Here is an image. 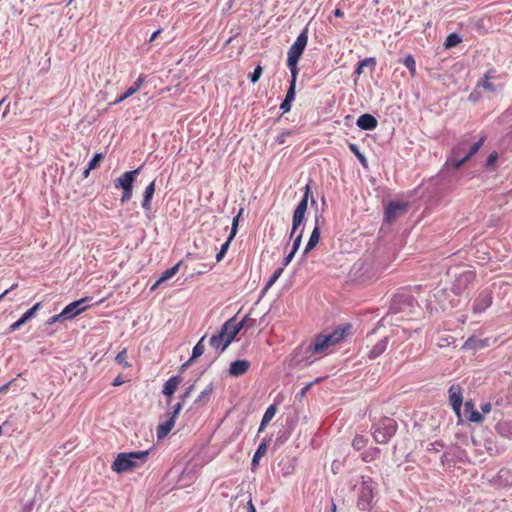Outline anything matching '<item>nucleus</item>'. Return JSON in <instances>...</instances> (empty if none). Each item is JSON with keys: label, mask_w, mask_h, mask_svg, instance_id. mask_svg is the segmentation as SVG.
<instances>
[{"label": "nucleus", "mask_w": 512, "mask_h": 512, "mask_svg": "<svg viewBox=\"0 0 512 512\" xmlns=\"http://www.w3.org/2000/svg\"><path fill=\"white\" fill-rule=\"evenodd\" d=\"M368 443V439L362 435H356L352 441L355 450H362Z\"/></svg>", "instance_id": "33"}, {"label": "nucleus", "mask_w": 512, "mask_h": 512, "mask_svg": "<svg viewBox=\"0 0 512 512\" xmlns=\"http://www.w3.org/2000/svg\"><path fill=\"white\" fill-rule=\"evenodd\" d=\"M491 409H492L491 403H489V402L484 403V404L481 405V411H482L481 414L482 415L483 414H487V413H489L491 411Z\"/></svg>", "instance_id": "53"}, {"label": "nucleus", "mask_w": 512, "mask_h": 512, "mask_svg": "<svg viewBox=\"0 0 512 512\" xmlns=\"http://www.w3.org/2000/svg\"><path fill=\"white\" fill-rule=\"evenodd\" d=\"M154 193H155V181H152L145 188V191H144V194H143L142 207L146 211H150L151 210V207H152L151 201H152Z\"/></svg>", "instance_id": "21"}, {"label": "nucleus", "mask_w": 512, "mask_h": 512, "mask_svg": "<svg viewBox=\"0 0 512 512\" xmlns=\"http://www.w3.org/2000/svg\"><path fill=\"white\" fill-rule=\"evenodd\" d=\"M462 41L461 37L456 33H451L447 36L444 46L445 48H452L457 46Z\"/></svg>", "instance_id": "30"}, {"label": "nucleus", "mask_w": 512, "mask_h": 512, "mask_svg": "<svg viewBox=\"0 0 512 512\" xmlns=\"http://www.w3.org/2000/svg\"><path fill=\"white\" fill-rule=\"evenodd\" d=\"M247 512H256V508H255L252 500H249L247 503Z\"/></svg>", "instance_id": "60"}, {"label": "nucleus", "mask_w": 512, "mask_h": 512, "mask_svg": "<svg viewBox=\"0 0 512 512\" xmlns=\"http://www.w3.org/2000/svg\"><path fill=\"white\" fill-rule=\"evenodd\" d=\"M296 252L292 251L284 258L283 266H287L293 259Z\"/></svg>", "instance_id": "54"}, {"label": "nucleus", "mask_w": 512, "mask_h": 512, "mask_svg": "<svg viewBox=\"0 0 512 512\" xmlns=\"http://www.w3.org/2000/svg\"><path fill=\"white\" fill-rule=\"evenodd\" d=\"M484 77L492 79H498L500 78V75L497 74V71L495 68H490L485 74Z\"/></svg>", "instance_id": "47"}, {"label": "nucleus", "mask_w": 512, "mask_h": 512, "mask_svg": "<svg viewBox=\"0 0 512 512\" xmlns=\"http://www.w3.org/2000/svg\"><path fill=\"white\" fill-rule=\"evenodd\" d=\"M263 73V68L260 65H257L254 71L250 74L249 78L252 83H256Z\"/></svg>", "instance_id": "42"}, {"label": "nucleus", "mask_w": 512, "mask_h": 512, "mask_svg": "<svg viewBox=\"0 0 512 512\" xmlns=\"http://www.w3.org/2000/svg\"><path fill=\"white\" fill-rule=\"evenodd\" d=\"M180 383L181 378L179 376H173L169 378L163 386L162 393L167 397H171L175 393Z\"/></svg>", "instance_id": "19"}, {"label": "nucleus", "mask_w": 512, "mask_h": 512, "mask_svg": "<svg viewBox=\"0 0 512 512\" xmlns=\"http://www.w3.org/2000/svg\"><path fill=\"white\" fill-rule=\"evenodd\" d=\"M498 159V154L497 152H492L489 154L487 160H486V166H492L495 164V162L497 161Z\"/></svg>", "instance_id": "46"}, {"label": "nucleus", "mask_w": 512, "mask_h": 512, "mask_svg": "<svg viewBox=\"0 0 512 512\" xmlns=\"http://www.w3.org/2000/svg\"><path fill=\"white\" fill-rule=\"evenodd\" d=\"M181 408H182V404H181V403H177V404L173 407V412H172V414H171V416H170V417H172V418L176 419V418H177V416H178V414H179V412H180V410H181Z\"/></svg>", "instance_id": "52"}, {"label": "nucleus", "mask_w": 512, "mask_h": 512, "mask_svg": "<svg viewBox=\"0 0 512 512\" xmlns=\"http://www.w3.org/2000/svg\"><path fill=\"white\" fill-rule=\"evenodd\" d=\"M163 282L158 279L150 288L151 291L156 290Z\"/></svg>", "instance_id": "64"}, {"label": "nucleus", "mask_w": 512, "mask_h": 512, "mask_svg": "<svg viewBox=\"0 0 512 512\" xmlns=\"http://www.w3.org/2000/svg\"><path fill=\"white\" fill-rule=\"evenodd\" d=\"M102 159L103 155L101 153H96L88 164L89 169H95Z\"/></svg>", "instance_id": "44"}, {"label": "nucleus", "mask_w": 512, "mask_h": 512, "mask_svg": "<svg viewBox=\"0 0 512 512\" xmlns=\"http://www.w3.org/2000/svg\"><path fill=\"white\" fill-rule=\"evenodd\" d=\"M492 305V294L489 291L481 292L473 304L474 313H482Z\"/></svg>", "instance_id": "10"}, {"label": "nucleus", "mask_w": 512, "mask_h": 512, "mask_svg": "<svg viewBox=\"0 0 512 512\" xmlns=\"http://www.w3.org/2000/svg\"><path fill=\"white\" fill-rule=\"evenodd\" d=\"M296 80L297 79H294L293 76H291V81H290L289 88L287 90L286 97H285V99H287V100H289L291 102L295 99Z\"/></svg>", "instance_id": "36"}, {"label": "nucleus", "mask_w": 512, "mask_h": 512, "mask_svg": "<svg viewBox=\"0 0 512 512\" xmlns=\"http://www.w3.org/2000/svg\"><path fill=\"white\" fill-rule=\"evenodd\" d=\"M250 368L248 360H236L230 364L229 375L232 377H239L244 375Z\"/></svg>", "instance_id": "13"}, {"label": "nucleus", "mask_w": 512, "mask_h": 512, "mask_svg": "<svg viewBox=\"0 0 512 512\" xmlns=\"http://www.w3.org/2000/svg\"><path fill=\"white\" fill-rule=\"evenodd\" d=\"M89 300L90 299L88 297H85V298H82L80 300L70 303L62 310V315H66V319H69V318L79 315L81 312L85 311L88 307V306H81V305L85 302H88Z\"/></svg>", "instance_id": "11"}, {"label": "nucleus", "mask_w": 512, "mask_h": 512, "mask_svg": "<svg viewBox=\"0 0 512 512\" xmlns=\"http://www.w3.org/2000/svg\"><path fill=\"white\" fill-rule=\"evenodd\" d=\"M140 168L127 171L123 173L119 178L115 180V188L122 189L123 193L121 196V202H127L132 198L133 195V184L139 174Z\"/></svg>", "instance_id": "6"}, {"label": "nucleus", "mask_w": 512, "mask_h": 512, "mask_svg": "<svg viewBox=\"0 0 512 512\" xmlns=\"http://www.w3.org/2000/svg\"><path fill=\"white\" fill-rule=\"evenodd\" d=\"M308 43V29L307 27L302 30L298 35L295 42L290 46L287 52V66L291 72V76L297 79L298 76V62L301 58Z\"/></svg>", "instance_id": "4"}, {"label": "nucleus", "mask_w": 512, "mask_h": 512, "mask_svg": "<svg viewBox=\"0 0 512 512\" xmlns=\"http://www.w3.org/2000/svg\"><path fill=\"white\" fill-rule=\"evenodd\" d=\"M319 240H320V227L318 224H316L311 235H310L308 243L305 246V249L303 252L304 255H306L309 251H311L313 248H315L317 246V244L319 243Z\"/></svg>", "instance_id": "22"}, {"label": "nucleus", "mask_w": 512, "mask_h": 512, "mask_svg": "<svg viewBox=\"0 0 512 512\" xmlns=\"http://www.w3.org/2000/svg\"><path fill=\"white\" fill-rule=\"evenodd\" d=\"M284 271V267L277 268L273 274L271 275L270 279L267 281L265 285V290H268L273 286V284L278 280V278L282 275Z\"/></svg>", "instance_id": "34"}, {"label": "nucleus", "mask_w": 512, "mask_h": 512, "mask_svg": "<svg viewBox=\"0 0 512 512\" xmlns=\"http://www.w3.org/2000/svg\"><path fill=\"white\" fill-rule=\"evenodd\" d=\"M379 454H380V449L377 447H372L361 454V459L364 462H371V461L375 460L379 456Z\"/></svg>", "instance_id": "25"}, {"label": "nucleus", "mask_w": 512, "mask_h": 512, "mask_svg": "<svg viewBox=\"0 0 512 512\" xmlns=\"http://www.w3.org/2000/svg\"><path fill=\"white\" fill-rule=\"evenodd\" d=\"M244 325L243 321L237 322L235 318L226 321L220 330L210 338V345L216 350L223 352L234 340Z\"/></svg>", "instance_id": "3"}, {"label": "nucleus", "mask_w": 512, "mask_h": 512, "mask_svg": "<svg viewBox=\"0 0 512 512\" xmlns=\"http://www.w3.org/2000/svg\"><path fill=\"white\" fill-rule=\"evenodd\" d=\"M149 451L121 452L112 463L116 473H125L142 467L148 461Z\"/></svg>", "instance_id": "2"}, {"label": "nucleus", "mask_w": 512, "mask_h": 512, "mask_svg": "<svg viewBox=\"0 0 512 512\" xmlns=\"http://www.w3.org/2000/svg\"><path fill=\"white\" fill-rule=\"evenodd\" d=\"M403 64L409 70L411 77H415L416 76V62H415L414 57L411 54H409L403 60Z\"/></svg>", "instance_id": "29"}, {"label": "nucleus", "mask_w": 512, "mask_h": 512, "mask_svg": "<svg viewBox=\"0 0 512 512\" xmlns=\"http://www.w3.org/2000/svg\"><path fill=\"white\" fill-rule=\"evenodd\" d=\"M449 394V403L455 412V414L460 417L461 408L463 404V396H462V388L459 384H453L450 386L448 390Z\"/></svg>", "instance_id": "9"}, {"label": "nucleus", "mask_w": 512, "mask_h": 512, "mask_svg": "<svg viewBox=\"0 0 512 512\" xmlns=\"http://www.w3.org/2000/svg\"><path fill=\"white\" fill-rule=\"evenodd\" d=\"M121 384H123V380H122L121 376H117V377L114 379V381L112 382V385H113V386H119V385H121Z\"/></svg>", "instance_id": "62"}, {"label": "nucleus", "mask_w": 512, "mask_h": 512, "mask_svg": "<svg viewBox=\"0 0 512 512\" xmlns=\"http://www.w3.org/2000/svg\"><path fill=\"white\" fill-rule=\"evenodd\" d=\"M41 306V303H36L35 305H33L29 310H27L22 316V321H24L25 323L30 320L31 318H33L36 314V312L39 310Z\"/></svg>", "instance_id": "35"}, {"label": "nucleus", "mask_w": 512, "mask_h": 512, "mask_svg": "<svg viewBox=\"0 0 512 512\" xmlns=\"http://www.w3.org/2000/svg\"><path fill=\"white\" fill-rule=\"evenodd\" d=\"M18 285L17 284H13L9 289L5 290L1 295H0V301L13 289H15Z\"/></svg>", "instance_id": "59"}, {"label": "nucleus", "mask_w": 512, "mask_h": 512, "mask_svg": "<svg viewBox=\"0 0 512 512\" xmlns=\"http://www.w3.org/2000/svg\"><path fill=\"white\" fill-rule=\"evenodd\" d=\"M192 390H193V386H190V387H188V388L186 389V391L184 392V394H183V395H181V399H182V401H184V400H185V399L190 395V393L192 392Z\"/></svg>", "instance_id": "58"}, {"label": "nucleus", "mask_w": 512, "mask_h": 512, "mask_svg": "<svg viewBox=\"0 0 512 512\" xmlns=\"http://www.w3.org/2000/svg\"><path fill=\"white\" fill-rule=\"evenodd\" d=\"M334 15L335 17L342 18L344 16V12L341 9L336 8L334 11Z\"/></svg>", "instance_id": "63"}, {"label": "nucleus", "mask_w": 512, "mask_h": 512, "mask_svg": "<svg viewBox=\"0 0 512 512\" xmlns=\"http://www.w3.org/2000/svg\"><path fill=\"white\" fill-rule=\"evenodd\" d=\"M127 358V349L124 348L116 355L115 361L122 365L123 368H129L131 364L128 362Z\"/></svg>", "instance_id": "31"}, {"label": "nucleus", "mask_w": 512, "mask_h": 512, "mask_svg": "<svg viewBox=\"0 0 512 512\" xmlns=\"http://www.w3.org/2000/svg\"><path fill=\"white\" fill-rule=\"evenodd\" d=\"M397 422L392 418H382L372 427V436L375 442L386 444L397 431Z\"/></svg>", "instance_id": "5"}, {"label": "nucleus", "mask_w": 512, "mask_h": 512, "mask_svg": "<svg viewBox=\"0 0 512 512\" xmlns=\"http://www.w3.org/2000/svg\"><path fill=\"white\" fill-rule=\"evenodd\" d=\"M25 322L22 321V318L20 317L16 322H14L11 326H10V331H16L18 330L22 325H24Z\"/></svg>", "instance_id": "51"}, {"label": "nucleus", "mask_w": 512, "mask_h": 512, "mask_svg": "<svg viewBox=\"0 0 512 512\" xmlns=\"http://www.w3.org/2000/svg\"><path fill=\"white\" fill-rule=\"evenodd\" d=\"M205 339V336H203L199 342L194 346L192 350V356L191 358L184 364V366L188 365L190 362H192L194 359L200 357L204 353V345L203 341Z\"/></svg>", "instance_id": "24"}, {"label": "nucleus", "mask_w": 512, "mask_h": 512, "mask_svg": "<svg viewBox=\"0 0 512 512\" xmlns=\"http://www.w3.org/2000/svg\"><path fill=\"white\" fill-rule=\"evenodd\" d=\"M388 342H389L388 337H384L383 339L378 341L368 352V355H367L368 358L376 359L377 357L382 355L385 352V350L387 349Z\"/></svg>", "instance_id": "18"}, {"label": "nucleus", "mask_w": 512, "mask_h": 512, "mask_svg": "<svg viewBox=\"0 0 512 512\" xmlns=\"http://www.w3.org/2000/svg\"><path fill=\"white\" fill-rule=\"evenodd\" d=\"M485 141V138L482 137L480 138V140L476 143H474L471 147H470V150L469 152L465 155L466 157H468V159H470L474 154H476L478 152V150L481 148V146L483 145Z\"/></svg>", "instance_id": "39"}, {"label": "nucleus", "mask_w": 512, "mask_h": 512, "mask_svg": "<svg viewBox=\"0 0 512 512\" xmlns=\"http://www.w3.org/2000/svg\"><path fill=\"white\" fill-rule=\"evenodd\" d=\"M356 124L362 130H374L378 125V121L371 114H362L358 117Z\"/></svg>", "instance_id": "16"}, {"label": "nucleus", "mask_w": 512, "mask_h": 512, "mask_svg": "<svg viewBox=\"0 0 512 512\" xmlns=\"http://www.w3.org/2000/svg\"><path fill=\"white\" fill-rule=\"evenodd\" d=\"M13 382H14V380H11V381H9L8 383H6V384L2 385V386L0 387V394H4V393H6V392L8 391V389H9L10 385H11Z\"/></svg>", "instance_id": "56"}, {"label": "nucleus", "mask_w": 512, "mask_h": 512, "mask_svg": "<svg viewBox=\"0 0 512 512\" xmlns=\"http://www.w3.org/2000/svg\"><path fill=\"white\" fill-rule=\"evenodd\" d=\"M463 150H464V149H463V147H462V144H459V145H457V146L452 150V155H453V156H459V155L462 153V151H463Z\"/></svg>", "instance_id": "55"}, {"label": "nucleus", "mask_w": 512, "mask_h": 512, "mask_svg": "<svg viewBox=\"0 0 512 512\" xmlns=\"http://www.w3.org/2000/svg\"><path fill=\"white\" fill-rule=\"evenodd\" d=\"M291 103V101L284 99V101L280 105V109L282 110L283 113H287L290 111Z\"/></svg>", "instance_id": "49"}, {"label": "nucleus", "mask_w": 512, "mask_h": 512, "mask_svg": "<svg viewBox=\"0 0 512 512\" xmlns=\"http://www.w3.org/2000/svg\"><path fill=\"white\" fill-rule=\"evenodd\" d=\"M275 413H276V408L274 405H271L267 408V410L265 411L264 415H263V418H262V421H261V424H260V428H259V431H262L265 426L272 420V418L275 416Z\"/></svg>", "instance_id": "23"}, {"label": "nucleus", "mask_w": 512, "mask_h": 512, "mask_svg": "<svg viewBox=\"0 0 512 512\" xmlns=\"http://www.w3.org/2000/svg\"><path fill=\"white\" fill-rule=\"evenodd\" d=\"M406 207V204L390 202L385 209V220L387 222L394 221L399 216V212L405 211Z\"/></svg>", "instance_id": "12"}, {"label": "nucleus", "mask_w": 512, "mask_h": 512, "mask_svg": "<svg viewBox=\"0 0 512 512\" xmlns=\"http://www.w3.org/2000/svg\"><path fill=\"white\" fill-rule=\"evenodd\" d=\"M366 62H371L372 68H374L376 65V61L374 58H366L358 63V66L356 69L357 74H361L363 72V68L366 66Z\"/></svg>", "instance_id": "43"}, {"label": "nucleus", "mask_w": 512, "mask_h": 512, "mask_svg": "<svg viewBox=\"0 0 512 512\" xmlns=\"http://www.w3.org/2000/svg\"><path fill=\"white\" fill-rule=\"evenodd\" d=\"M477 87H482L487 91L495 92L496 87L491 83L490 78L484 77L477 83Z\"/></svg>", "instance_id": "37"}, {"label": "nucleus", "mask_w": 512, "mask_h": 512, "mask_svg": "<svg viewBox=\"0 0 512 512\" xmlns=\"http://www.w3.org/2000/svg\"><path fill=\"white\" fill-rule=\"evenodd\" d=\"M475 341H476V340H475L474 338H469V339L465 342L464 347H466V348H472V347H474V343H475Z\"/></svg>", "instance_id": "57"}, {"label": "nucleus", "mask_w": 512, "mask_h": 512, "mask_svg": "<svg viewBox=\"0 0 512 512\" xmlns=\"http://www.w3.org/2000/svg\"><path fill=\"white\" fill-rule=\"evenodd\" d=\"M468 159V157L464 156L460 159L457 158V156H453V158L450 159L452 165L458 169L460 168Z\"/></svg>", "instance_id": "45"}, {"label": "nucleus", "mask_w": 512, "mask_h": 512, "mask_svg": "<svg viewBox=\"0 0 512 512\" xmlns=\"http://www.w3.org/2000/svg\"><path fill=\"white\" fill-rule=\"evenodd\" d=\"M305 190L306 191H305L303 198L301 199V201L299 202V204L297 205V207L293 213V223H292V231H291L290 237L294 236L297 228L303 222L305 213L308 208V195L310 192V187L308 185H306Z\"/></svg>", "instance_id": "7"}, {"label": "nucleus", "mask_w": 512, "mask_h": 512, "mask_svg": "<svg viewBox=\"0 0 512 512\" xmlns=\"http://www.w3.org/2000/svg\"><path fill=\"white\" fill-rule=\"evenodd\" d=\"M180 265H181V262H179L176 265H174L173 267L165 270L159 277L160 281L165 282L166 280H168V279L172 278L174 275H176V273L179 271Z\"/></svg>", "instance_id": "28"}, {"label": "nucleus", "mask_w": 512, "mask_h": 512, "mask_svg": "<svg viewBox=\"0 0 512 512\" xmlns=\"http://www.w3.org/2000/svg\"><path fill=\"white\" fill-rule=\"evenodd\" d=\"M61 318H66V315H62V312H61L60 314L53 315L52 317H50V318L47 320V324H48V325H52V324H54L55 322L59 321Z\"/></svg>", "instance_id": "50"}, {"label": "nucleus", "mask_w": 512, "mask_h": 512, "mask_svg": "<svg viewBox=\"0 0 512 512\" xmlns=\"http://www.w3.org/2000/svg\"><path fill=\"white\" fill-rule=\"evenodd\" d=\"M496 432L505 438H512V420L500 419L495 425Z\"/></svg>", "instance_id": "17"}, {"label": "nucleus", "mask_w": 512, "mask_h": 512, "mask_svg": "<svg viewBox=\"0 0 512 512\" xmlns=\"http://www.w3.org/2000/svg\"><path fill=\"white\" fill-rule=\"evenodd\" d=\"M242 211L243 210L241 209L239 213L233 218L232 227L229 235L230 239H234L235 235L237 234L239 218L242 214Z\"/></svg>", "instance_id": "41"}, {"label": "nucleus", "mask_w": 512, "mask_h": 512, "mask_svg": "<svg viewBox=\"0 0 512 512\" xmlns=\"http://www.w3.org/2000/svg\"><path fill=\"white\" fill-rule=\"evenodd\" d=\"M301 240H302V231H301V232H300V234H298V235L296 236V238L294 239L293 247H292V251L297 252V250H298V249H299V247H300Z\"/></svg>", "instance_id": "48"}, {"label": "nucleus", "mask_w": 512, "mask_h": 512, "mask_svg": "<svg viewBox=\"0 0 512 512\" xmlns=\"http://www.w3.org/2000/svg\"><path fill=\"white\" fill-rule=\"evenodd\" d=\"M175 421L176 419L169 417L167 421L158 425L156 434L159 440L165 438L170 433L175 425Z\"/></svg>", "instance_id": "20"}, {"label": "nucleus", "mask_w": 512, "mask_h": 512, "mask_svg": "<svg viewBox=\"0 0 512 512\" xmlns=\"http://www.w3.org/2000/svg\"><path fill=\"white\" fill-rule=\"evenodd\" d=\"M266 451H267L266 444L265 443H261L258 446V448L255 451V453L253 455V458H252V466H253V468L258 465L260 458L265 455Z\"/></svg>", "instance_id": "26"}, {"label": "nucleus", "mask_w": 512, "mask_h": 512, "mask_svg": "<svg viewBox=\"0 0 512 512\" xmlns=\"http://www.w3.org/2000/svg\"><path fill=\"white\" fill-rule=\"evenodd\" d=\"M233 239H230V237H228V239L226 240V242L221 246V249L220 251L216 254V261L217 262H220L222 261V259L225 257L226 253H227V250L230 246V243Z\"/></svg>", "instance_id": "38"}, {"label": "nucleus", "mask_w": 512, "mask_h": 512, "mask_svg": "<svg viewBox=\"0 0 512 512\" xmlns=\"http://www.w3.org/2000/svg\"><path fill=\"white\" fill-rule=\"evenodd\" d=\"M373 497L372 486L367 482H363L358 492L357 507L361 511H369Z\"/></svg>", "instance_id": "8"}, {"label": "nucleus", "mask_w": 512, "mask_h": 512, "mask_svg": "<svg viewBox=\"0 0 512 512\" xmlns=\"http://www.w3.org/2000/svg\"><path fill=\"white\" fill-rule=\"evenodd\" d=\"M144 81H145V76L140 75L137 78V80L135 81L134 85L131 86L130 88H128L118 98H116L115 101L113 102V104H118V103L124 101L125 99L131 97L132 95H134L136 92H138L140 90V88L143 85Z\"/></svg>", "instance_id": "15"}, {"label": "nucleus", "mask_w": 512, "mask_h": 512, "mask_svg": "<svg viewBox=\"0 0 512 512\" xmlns=\"http://www.w3.org/2000/svg\"><path fill=\"white\" fill-rule=\"evenodd\" d=\"M350 151L357 157V159L360 161L363 167H367V159L366 157L360 152L358 146L354 143L349 144Z\"/></svg>", "instance_id": "32"}, {"label": "nucleus", "mask_w": 512, "mask_h": 512, "mask_svg": "<svg viewBox=\"0 0 512 512\" xmlns=\"http://www.w3.org/2000/svg\"><path fill=\"white\" fill-rule=\"evenodd\" d=\"M345 334L346 329L337 328L330 334L317 335L314 338L313 343L309 344L305 348L302 346L298 348L295 357H297L300 352H303L304 355L297 361L301 362L306 360L307 362L311 363L318 357L326 355L329 348L339 343L344 338Z\"/></svg>", "instance_id": "1"}, {"label": "nucleus", "mask_w": 512, "mask_h": 512, "mask_svg": "<svg viewBox=\"0 0 512 512\" xmlns=\"http://www.w3.org/2000/svg\"><path fill=\"white\" fill-rule=\"evenodd\" d=\"M161 32H162V29H158L157 31H155V32L151 35V37H150V39H149V42H153V41H154V40H155V39H156V38L161 34Z\"/></svg>", "instance_id": "61"}, {"label": "nucleus", "mask_w": 512, "mask_h": 512, "mask_svg": "<svg viewBox=\"0 0 512 512\" xmlns=\"http://www.w3.org/2000/svg\"><path fill=\"white\" fill-rule=\"evenodd\" d=\"M464 414L470 422L481 423L484 420V416L475 409L472 401L464 403Z\"/></svg>", "instance_id": "14"}, {"label": "nucleus", "mask_w": 512, "mask_h": 512, "mask_svg": "<svg viewBox=\"0 0 512 512\" xmlns=\"http://www.w3.org/2000/svg\"><path fill=\"white\" fill-rule=\"evenodd\" d=\"M213 384L210 383L200 394L199 396L197 397V399L195 400V403H201V402H207L209 399H210V396L213 392Z\"/></svg>", "instance_id": "27"}, {"label": "nucleus", "mask_w": 512, "mask_h": 512, "mask_svg": "<svg viewBox=\"0 0 512 512\" xmlns=\"http://www.w3.org/2000/svg\"><path fill=\"white\" fill-rule=\"evenodd\" d=\"M485 141V138L482 137L480 138V140L476 143H474L471 147H470V150L469 152L465 155L466 157H468V159H470L474 154H476L478 152V150L481 148V146L483 145Z\"/></svg>", "instance_id": "40"}]
</instances>
